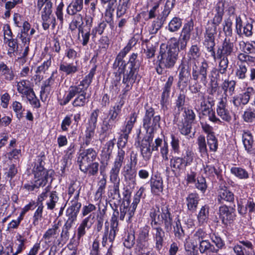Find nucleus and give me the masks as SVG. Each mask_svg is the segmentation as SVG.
I'll return each mask as SVG.
<instances>
[{
  "instance_id": "obj_35",
  "label": "nucleus",
  "mask_w": 255,
  "mask_h": 255,
  "mask_svg": "<svg viewBox=\"0 0 255 255\" xmlns=\"http://www.w3.org/2000/svg\"><path fill=\"white\" fill-rule=\"evenodd\" d=\"M128 65H120L119 69L121 71L119 73H123L124 78L123 80V83H126L128 80H130L132 78L136 71V68L134 67L135 65H129L127 67Z\"/></svg>"
},
{
  "instance_id": "obj_34",
  "label": "nucleus",
  "mask_w": 255,
  "mask_h": 255,
  "mask_svg": "<svg viewBox=\"0 0 255 255\" xmlns=\"http://www.w3.org/2000/svg\"><path fill=\"white\" fill-rule=\"evenodd\" d=\"M83 0H72L67 6V14H76L79 13L83 9Z\"/></svg>"
},
{
  "instance_id": "obj_25",
  "label": "nucleus",
  "mask_w": 255,
  "mask_h": 255,
  "mask_svg": "<svg viewBox=\"0 0 255 255\" xmlns=\"http://www.w3.org/2000/svg\"><path fill=\"white\" fill-rule=\"evenodd\" d=\"M155 232L153 234V240L155 242V248L159 252L162 249L165 238V232L158 225H153L151 226Z\"/></svg>"
},
{
  "instance_id": "obj_41",
  "label": "nucleus",
  "mask_w": 255,
  "mask_h": 255,
  "mask_svg": "<svg viewBox=\"0 0 255 255\" xmlns=\"http://www.w3.org/2000/svg\"><path fill=\"white\" fill-rule=\"evenodd\" d=\"M222 28L225 37L231 38L233 35V22L231 17H228L223 21Z\"/></svg>"
},
{
  "instance_id": "obj_40",
  "label": "nucleus",
  "mask_w": 255,
  "mask_h": 255,
  "mask_svg": "<svg viewBox=\"0 0 255 255\" xmlns=\"http://www.w3.org/2000/svg\"><path fill=\"white\" fill-rule=\"evenodd\" d=\"M99 163L97 162H92L88 163L86 166H80L79 169L84 173L88 174L89 176L96 175L99 170Z\"/></svg>"
},
{
  "instance_id": "obj_5",
  "label": "nucleus",
  "mask_w": 255,
  "mask_h": 255,
  "mask_svg": "<svg viewBox=\"0 0 255 255\" xmlns=\"http://www.w3.org/2000/svg\"><path fill=\"white\" fill-rule=\"evenodd\" d=\"M245 17L246 18L244 20L241 15H236L235 16V31L240 36L251 37L254 34L253 24L255 21L252 18H248L246 15Z\"/></svg>"
},
{
  "instance_id": "obj_27",
  "label": "nucleus",
  "mask_w": 255,
  "mask_h": 255,
  "mask_svg": "<svg viewBox=\"0 0 255 255\" xmlns=\"http://www.w3.org/2000/svg\"><path fill=\"white\" fill-rule=\"evenodd\" d=\"M122 174L125 181L132 187L136 184V172L132 168L131 163H128L123 168Z\"/></svg>"
},
{
  "instance_id": "obj_28",
  "label": "nucleus",
  "mask_w": 255,
  "mask_h": 255,
  "mask_svg": "<svg viewBox=\"0 0 255 255\" xmlns=\"http://www.w3.org/2000/svg\"><path fill=\"white\" fill-rule=\"evenodd\" d=\"M151 193L156 196H159L163 189V180L158 176L151 177L149 181Z\"/></svg>"
},
{
  "instance_id": "obj_48",
  "label": "nucleus",
  "mask_w": 255,
  "mask_h": 255,
  "mask_svg": "<svg viewBox=\"0 0 255 255\" xmlns=\"http://www.w3.org/2000/svg\"><path fill=\"white\" fill-rule=\"evenodd\" d=\"M112 7H109L108 5L107 8L106 9L104 13V19L105 20H101L102 21H105L106 24L109 25L110 27L113 29L114 27V9L112 8Z\"/></svg>"
},
{
  "instance_id": "obj_50",
  "label": "nucleus",
  "mask_w": 255,
  "mask_h": 255,
  "mask_svg": "<svg viewBox=\"0 0 255 255\" xmlns=\"http://www.w3.org/2000/svg\"><path fill=\"white\" fill-rule=\"evenodd\" d=\"M231 172L236 177L240 179H246L249 177V174L244 168L240 167H232Z\"/></svg>"
},
{
  "instance_id": "obj_3",
  "label": "nucleus",
  "mask_w": 255,
  "mask_h": 255,
  "mask_svg": "<svg viewBox=\"0 0 255 255\" xmlns=\"http://www.w3.org/2000/svg\"><path fill=\"white\" fill-rule=\"evenodd\" d=\"M88 87L79 84L77 86H71L68 90V93L60 103L61 105H67L72 99L76 96L72 102L74 107H83L88 102V97L86 98V91Z\"/></svg>"
},
{
  "instance_id": "obj_43",
  "label": "nucleus",
  "mask_w": 255,
  "mask_h": 255,
  "mask_svg": "<svg viewBox=\"0 0 255 255\" xmlns=\"http://www.w3.org/2000/svg\"><path fill=\"white\" fill-rule=\"evenodd\" d=\"M175 4L176 0H166L163 6L161 7V12L158 14L167 19Z\"/></svg>"
},
{
  "instance_id": "obj_12",
  "label": "nucleus",
  "mask_w": 255,
  "mask_h": 255,
  "mask_svg": "<svg viewBox=\"0 0 255 255\" xmlns=\"http://www.w3.org/2000/svg\"><path fill=\"white\" fill-rule=\"evenodd\" d=\"M125 160V151L123 149L120 148L118 150L112 167L110 171V177L112 180L116 181L119 180L120 171Z\"/></svg>"
},
{
  "instance_id": "obj_38",
  "label": "nucleus",
  "mask_w": 255,
  "mask_h": 255,
  "mask_svg": "<svg viewBox=\"0 0 255 255\" xmlns=\"http://www.w3.org/2000/svg\"><path fill=\"white\" fill-rule=\"evenodd\" d=\"M116 235L109 231V223H105L104 233L102 238V244L103 247H106L110 244H113L115 240Z\"/></svg>"
},
{
  "instance_id": "obj_7",
  "label": "nucleus",
  "mask_w": 255,
  "mask_h": 255,
  "mask_svg": "<svg viewBox=\"0 0 255 255\" xmlns=\"http://www.w3.org/2000/svg\"><path fill=\"white\" fill-rule=\"evenodd\" d=\"M200 43L192 44L187 54V57H184L181 64H207L206 60L201 55Z\"/></svg>"
},
{
  "instance_id": "obj_53",
  "label": "nucleus",
  "mask_w": 255,
  "mask_h": 255,
  "mask_svg": "<svg viewBox=\"0 0 255 255\" xmlns=\"http://www.w3.org/2000/svg\"><path fill=\"white\" fill-rule=\"evenodd\" d=\"M240 47H243L244 51L246 53L255 55V41H250L245 42L244 41L240 42Z\"/></svg>"
},
{
  "instance_id": "obj_51",
  "label": "nucleus",
  "mask_w": 255,
  "mask_h": 255,
  "mask_svg": "<svg viewBox=\"0 0 255 255\" xmlns=\"http://www.w3.org/2000/svg\"><path fill=\"white\" fill-rule=\"evenodd\" d=\"M210 238L211 241V243L214 245V248L218 253L219 250L224 247V241L220 236L215 234L210 235Z\"/></svg>"
},
{
  "instance_id": "obj_20",
  "label": "nucleus",
  "mask_w": 255,
  "mask_h": 255,
  "mask_svg": "<svg viewBox=\"0 0 255 255\" xmlns=\"http://www.w3.org/2000/svg\"><path fill=\"white\" fill-rule=\"evenodd\" d=\"M94 22L87 21L84 27L78 30L77 39L83 46L87 45L89 42L90 36H92L91 28Z\"/></svg>"
},
{
  "instance_id": "obj_16",
  "label": "nucleus",
  "mask_w": 255,
  "mask_h": 255,
  "mask_svg": "<svg viewBox=\"0 0 255 255\" xmlns=\"http://www.w3.org/2000/svg\"><path fill=\"white\" fill-rule=\"evenodd\" d=\"M72 16V19L69 24V29L72 32L75 31L77 29L79 30L85 26L87 21H91L92 18L90 16H87L85 14L83 16L81 13H77L76 14H68Z\"/></svg>"
},
{
  "instance_id": "obj_56",
  "label": "nucleus",
  "mask_w": 255,
  "mask_h": 255,
  "mask_svg": "<svg viewBox=\"0 0 255 255\" xmlns=\"http://www.w3.org/2000/svg\"><path fill=\"white\" fill-rule=\"evenodd\" d=\"M79 194L80 190L77 191L73 196V197L70 199V201L69 204L70 205L68 208L80 211L82 204L80 202H79Z\"/></svg>"
},
{
  "instance_id": "obj_9",
  "label": "nucleus",
  "mask_w": 255,
  "mask_h": 255,
  "mask_svg": "<svg viewBox=\"0 0 255 255\" xmlns=\"http://www.w3.org/2000/svg\"><path fill=\"white\" fill-rule=\"evenodd\" d=\"M137 116L135 113H132L129 120L126 122L125 125L123 127L121 135L118 142L119 149L122 148L126 146L128 138V134L133 127V125L136 121Z\"/></svg>"
},
{
  "instance_id": "obj_37",
  "label": "nucleus",
  "mask_w": 255,
  "mask_h": 255,
  "mask_svg": "<svg viewBox=\"0 0 255 255\" xmlns=\"http://www.w3.org/2000/svg\"><path fill=\"white\" fill-rule=\"evenodd\" d=\"M199 250L201 254H206V255H215L218 254L214 248V245L207 239L203 241V243L199 245Z\"/></svg>"
},
{
  "instance_id": "obj_29",
  "label": "nucleus",
  "mask_w": 255,
  "mask_h": 255,
  "mask_svg": "<svg viewBox=\"0 0 255 255\" xmlns=\"http://www.w3.org/2000/svg\"><path fill=\"white\" fill-rule=\"evenodd\" d=\"M149 231L150 227L147 225L140 228L136 240V248H141L142 247L146 246V243L148 240Z\"/></svg>"
},
{
  "instance_id": "obj_32",
  "label": "nucleus",
  "mask_w": 255,
  "mask_h": 255,
  "mask_svg": "<svg viewBox=\"0 0 255 255\" xmlns=\"http://www.w3.org/2000/svg\"><path fill=\"white\" fill-rule=\"evenodd\" d=\"M152 138V135H149L141 141V153L145 159H149L151 156L150 147Z\"/></svg>"
},
{
  "instance_id": "obj_54",
  "label": "nucleus",
  "mask_w": 255,
  "mask_h": 255,
  "mask_svg": "<svg viewBox=\"0 0 255 255\" xmlns=\"http://www.w3.org/2000/svg\"><path fill=\"white\" fill-rule=\"evenodd\" d=\"M49 199L46 203L47 209L53 210L55 207L56 203L59 200L58 194L56 191H52L49 193Z\"/></svg>"
},
{
  "instance_id": "obj_19",
  "label": "nucleus",
  "mask_w": 255,
  "mask_h": 255,
  "mask_svg": "<svg viewBox=\"0 0 255 255\" xmlns=\"http://www.w3.org/2000/svg\"><path fill=\"white\" fill-rule=\"evenodd\" d=\"M255 94V91L253 88L249 87L245 91L233 98V104L236 107H240L247 105L250 98Z\"/></svg>"
},
{
  "instance_id": "obj_23",
  "label": "nucleus",
  "mask_w": 255,
  "mask_h": 255,
  "mask_svg": "<svg viewBox=\"0 0 255 255\" xmlns=\"http://www.w3.org/2000/svg\"><path fill=\"white\" fill-rule=\"evenodd\" d=\"M170 166L175 176H178L185 170L187 165L181 157H172L170 160Z\"/></svg>"
},
{
  "instance_id": "obj_61",
  "label": "nucleus",
  "mask_w": 255,
  "mask_h": 255,
  "mask_svg": "<svg viewBox=\"0 0 255 255\" xmlns=\"http://www.w3.org/2000/svg\"><path fill=\"white\" fill-rule=\"evenodd\" d=\"M95 128L86 127L84 138V143L86 146H88L91 143L92 138L95 135Z\"/></svg>"
},
{
  "instance_id": "obj_46",
  "label": "nucleus",
  "mask_w": 255,
  "mask_h": 255,
  "mask_svg": "<svg viewBox=\"0 0 255 255\" xmlns=\"http://www.w3.org/2000/svg\"><path fill=\"white\" fill-rule=\"evenodd\" d=\"M107 24L105 21L101 20L97 25L93 26L91 28V34L92 38H96L98 35H102L107 27Z\"/></svg>"
},
{
  "instance_id": "obj_36",
  "label": "nucleus",
  "mask_w": 255,
  "mask_h": 255,
  "mask_svg": "<svg viewBox=\"0 0 255 255\" xmlns=\"http://www.w3.org/2000/svg\"><path fill=\"white\" fill-rule=\"evenodd\" d=\"M110 181L114 183L113 190H112L109 194V197L111 199L115 200L114 204H119L121 202V197L120 193L119 185L120 179L119 178L118 180L114 181L112 180L110 177Z\"/></svg>"
},
{
  "instance_id": "obj_62",
  "label": "nucleus",
  "mask_w": 255,
  "mask_h": 255,
  "mask_svg": "<svg viewBox=\"0 0 255 255\" xmlns=\"http://www.w3.org/2000/svg\"><path fill=\"white\" fill-rule=\"evenodd\" d=\"M115 139L110 140L106 142L102 150L103 156H105L108 159L110 158L115 145Z\"/></svg>"
},
{
  "instance_id": "obj_13",
  "label": "nucleus",
  "mask_w": 255,
  "mask_h": 255,
  "mask_svg": "<svg viewBox=\"0 0 255 255\" xmlns=\"http://www.w3.org/2000/svg\"><path fill=\"white\" fill-rule=\"evenodd\" d=\"M52 6L45 5L41 11L42 25L45 30H48L51 25L54 29L57 24L56 17L52 13Z\"/></svg>"
},
{
  "instance_id": "obj_10",
  "label": "nucleus",
  "mask_w": 255,
  "mask_h": 255,
  "mask_svg": "<svg viewBox=\"0 0 255 255\" xmlns=\"http://www.w3.org/2000/svg\"><path fill=\"white\" fill-rule=\"evenodd\" d=\"M193 27L194 21L192 18L184 24L179 37L178 40L176 39L177 44L180 46L181 50H184L186 48L187 43L190 39Z\"/></svg>"
},
{
  "instance_id": "obj_14",
  "label": "nucleus",
  "mask_w": 255,
  "mask_h": 255,
  "mask_svg": "<svg viewBox=\"0 0 255 255\" xmlns=\"http://www.w3.org/2000/svg\"><path fill=\"white\" fill-rule=\"evenodd\" d=\"M213 17L211 20V23L208 21L207 26L215 28L217 30L219 26L223 22V17L225 14V2H218L215 5L213 9Z\"/></svg>"
},
{
  "instance_id": "obj_8",
  "label": "nucleus",
  "mask_w": 255,
  "mask_h": 255,
  "mask_svg": "<svg viewBox=\"0 0 255 255\" xmlns=\"http://www.w3.org/2000/svg\"><path fill=\"white\" fill-rule=\"evenodd\" d=\"M217 34V30L215 28L206 26L204 33L203 44L206 51L210 55L215 56V38Z\"/></svg>"
},
{
  "instance_id": "obj_30",
  "label": "nucleus",
  "mask_w": 255,
  "mask_h": 255,
  "mask_svg": "<svg viewBox=\"0 0 255 255\" xmlns=\"http://www.w3.org/2000/svg\"><path fill=\"white\" fill-rule=\"evenodd\" d=\"M58 225L54 224L52 228L48 229L45 232L43 236L42 240H44L46 244L51 245L55 241L58 235Z\"/></svg>"
},
{
  "instance_id": "obj_39",
  "label": "nucleus",
  "mask_w": 255,
  "mask_h": 255,
  "mask_svg": "<svg viewBox=\"0 0 255 255\" xmlns=\"http://www.w3.org/2000/svg\"><path fill=\"white\" fill-rule=\"evenodd\" d=\"M166 19L160 15H158L156 18L153 20L149 28L150 34H155L162 27Z\"/></svg>"
},
{
  "instance_id": "obj_63",
  "label": "nucleus",
  "mask_w": 255,
  "mask_h": 255,
  "mask_svg": "<svg viewBox=\"0 0 255 255\" xmlns=\"http://www.w3.org/2000/svg\"><path fill=\"white\" fill-rule=\"evenodd\" d=\"M192 124L188 122H181L178 125V128L181 134L184 135H188L192 129Z\"/></svg>"
},
{
  "instance_id": "obj_42",
  "label": "nucleus",
  "mask_w": 255,
  "mask_h": 255,
  "mask_svg": "<svg viewBox=\"0 0 255 255\" xmlns=\"http://www.w3.org/2000/svg\"><path fill=\"white\" fill-rule=\"evenodd\" d=\"M17 173V169L13 164H10L7 168L4 169V175L5 179L8 181L11 187L14 185L12 180L14 178Z\"/></svg>"
},
{
  "instance_id": "obj_57",
  "label": "nucleus",
  "mask_w": 255,
  "mask_h": 255,
  "mask_svg": "<svg viewBox=\"0 0 255 255\" xmlns=\"http://www.w3.org/2000/svg\"><path fill=\"white\" fill-rule=\"evenodd\" d=\"M182 158L187 166L190 165L195 158V153L193 151L189 148L185 150V152L182 153Z\"/></svg>"
},
{
  "instance_id": "obj_64",
  "label": "nucleus",
  "mask_w": 255,
  "mask_h": 255,
  "mask_svg": "<svg viewBox=\"0 0 255 255\" xmlns=\"http://www.w3.org/2000/svg\"><path fill=\"white\" fill-rule=\"evenodd\" d=\"M244 120L247 123H252L255 119V109L249 108L247 109L243 116Z\"/></svg>"
},
{
  "instance_id": "obj_15",
  "label": "nucleus",
  "mask_w": 255,
  "mask_h": 255,
  "mask_svg": "<svg viewBox=\"0 0 255 255\" xmlns=\"http://www.w3.org/2000/svg\"><path fill=\"white\" fill-rule=\"evenodd\" d=\"M130 205V200L128 198L124 199L121 206H120V219L123 221L126 217L127 221L131 222L132 218L134 215L135 211L137 205L133 203Z\"/></svg>"
},
{
  "instance_id": "obj_6",
  "label": "nucleus",
  "mask_w": 255,
  "mask_h": 255,
  "mask_svg": "<svg viewBox=\"0 0 255 255\" xmlns=\"http://www.w3.org/2000/svg\"><path fill=\"white\" fill-rule=\"evenodd\" d=\"M154 110L149 107H145V113L143 119V126L147 133L151 135L159 127L160 117L154 116Z\"/></svg>"
},
{
  "instance_id": "obj_60",
  "label": "nucleus",
  "mask_w": 255,
  "mask_h": 255,
  "mask_svg": "<svg viewBox=\"0 0 255 255\" xmlns=\"http://www.w3.org/2000/svg\"><path fill=\"white\" fill-rule=\"evenodd\" d=\"M207 144L211 151L215 152L218 149V139L215 134L207 135Z\"/></svg>"
},
{
  "instance_id": "obj_59",
  "label": "nucleus",
  "mask_w": 255,
  "mask_h": 255,
  "mask_svg": "<svg viewBox=\"0 0 255 255\" xmlns=\"http://www.w3.org/2000/svg\"><path fill=\"white\" fill-rule=\"evenodd\" d=\"M173 229L175 236L178 239L182 240L185 236V233L179 219L175 221V224L173 226Z\"/></svg>"
},
{
  "instance_id": "obj_47",
  "label": "nucleus",
  "mask_w": 255,
  "mask_h": 255,
  "mask_svg": "<svg viewBox=\"0 0 255 255\" xmlns=\"http://www.w3.org/2000/svg\"><path fill=\"white\" fill-rule=\"evenodd\" d=\"M182 25V19L178 16L173 17L168 25V30L172 32L177 31Z\"/></svg>"
},
{
  "instance_id": "obj_17",
  "label": "nucleus",
  "mask_w": 255,
  "mask_h": 255,
  "mask_svg": "<svg viewBox=\"0 0 255 255\" xmlns=\"http://www.w3.org/2000/svg\"><path fill=\"white\" fill-rule=\"evenodd\" d=\"M95 221V215L94 214H91L81 221L77 230V241H80L82 240L83 237L86 234V231L92 227Z\"/></svg>"
},
{
  "instance_id": "obj_52",
  "label": "nucleus",
  "mask_w": 255,
  "mask_h": 255,
  "mask_svg": "<svg viewBox=\"0 0 255 255\" xmlns=\"http://www.w3.org/2000/svg\"><path fill=\"white\" fill-rule=\"evenodd\" d=\"M242 139L246 150L248 152H250L252 148L254 142L253 137L251 133L250 132H244L243 134Z\"/></svg>"
},
{
  "instance_id": "obj_58",
  "label": "nucleus",
  "mask_w": 255,
  "mask_h": 255,
  "mask_svg": "<svg viewBox=\"0 0 255 255\" xmlns=\"http://www.w3.org/2000/svg\"><path fill=\"white\" fill-rule=\"evenodd\" d=\"M17 37L16 38L9 39L6 41H3L4 43L7 45L9 47L8 50V54L11 56V54H13L14 52L18 51V43H17Z\"/></svg>"
},
{
  "instance_id": "obj_31",
  "label": "nucleus",
  "mask_w": 255,
  "mask_h": 255,
  "mask_svg": "<svg viewBox=\"0 0 255 255\" xmlns=\"http://www.w3.org/2000/svg\"><path fill=\"white\" fill-rule=\"evenodd\" d=\"M199 195L196 193H191L186 198V203L188 211L192 213L196 211L199 201Z\"/></svg>"
},
{
  "instance_id": "obj_24",
  "label": "nucleus",
  "mask_w": 255,
  "mask_h": 255,
  "mask_svg": "<svg viewBox=\"0 0 255 255\" xmlns=\"http://www.w3.org/2000/svg\"><path fill=\"white\" fill-rule=\"evenodd\" d=\"M217 201L219 204L233 202L234 195L226 186H220L217 191Z\"/></svg>"
},
{
  "instance_id": "obj_18",
  "label": "nucleus",
  "mask_w": 255,
  "mask_h": 255,
  "mask_svg": "<svg viewBox=\"0 0 255 255\" xmlns=\"http://www.w3.org/2000/svg\"><path fill=\"white\" fill-rule=\"evenodd\" d=\"M97 155L96 151L92 148L82 150L77 157L79 167L82 165L86 166L88 163L93 162L96 160Z\"/></svg>"
},
{
  "instance_id": "obj_21",
  "label": "nucleus",
  "mask_w": 255,
  "mask_h": 255,
  "mask_svg": "<svg viewBox=\"0 0 255 255\" xmlns=\"http://www.w3.org/2000/svg\"><path fill=\"white\" fill-rule=\"evenodd\" d=\"M208 235L202 229H198L196 231L193 235L191 237L192 241H193L192 247L187 249V247H185L186 251L190 252L189 255H196L197 254V251L196 249L197 246V243L200 245L203 243V241L206 240Z\"/></svg>"
},
{
  "instance_id": "obj_2",
  "label": "nucleus",
  "mask_w": 255,
  "mask_h": 255,
  "mask_svg": "<svg viewBox=\"0 0 255 255\" xmlns=\"http://www.w3.org/2000/svg\"><path fill=\"white\" fill-rule=\"evenodd\" d=\"M179 45L177 44L176 38H172L166 44L162 43L160 46L158 64H175L178 56Z\"/></svg>"
},
{
  "instance_id": "obj_1",
  "label": "nucleus",
  "mask_w": 255,
  "mask_h": 255,
  "mask_svg": "<svg viewBox=\"0 0 255 255\" xmlns=\"http://www.w3.org/2000/svg\"><path fill=\"white\" fill-rule=\"evenodd\" d=\"M169 210L167 206H163L161 209L158 206L152 209L149 215L151 219V226H159L162 224L166 232H170L172 230L173 220Z\"/></svg>"
},
{
  "instance_id": "obj_55",
  "label": "nucleus",
  "mask_w": 255,
  "mask_h": 255,
  "mask_svg": "<svg viewBox=\"0 0 255 255\" xmlns=\"http://www.w3.org/2000/svg\"><path fill=\"white\" fill-rule=\"evenodd\" d=\"M236 82L234 80H225L221 85L222 89L224 90L225 94L228 92L230 95H232L234 92Z\"/></svg>"
},
{
  "instance_id": "obj_26",
  "label": "nucleus",
  "mask_w": 255,
  "mask_h": 255,
  "mask_svg": "<svg viewBox=\"0 0 255 255\" xmlns=\"http://www.w3.org/2000/svg\"><path fill=\"white\" fill-rule=\"evenodd\" d=\"M217 113L221 119L226 122L229 123L232 120L230 112L227 108V100L226 98L221 99L219 102L217 108Z\"/></svg>"
},
{
  "instance_id": "obj_49",
  "label": "nucleus",
  "mask_w": 255,
  "mask_h": 255,
  "mask_svg": "<svg viewBox=\"0 0 255 255\" xmlns=\"http://www.w3.org/2000/svg\"><path fill=\"white\" fill-rule=\"evenodd\" d=\"M208 207L206 205L202 206L197 216V219L198 220L199 224L200 225H202L207 223L208 220Z\"/></svg>"
},
{
  "instance_id": "obj_22",
  "label": "nucleus",
  "mask_w": 255,
  "mask_h": 255,
  "mask_svg": "<svg viewBox=\"0 0 255 255\" xmlns=\"http://www.w3.org/2000/svg\"><path fill=\"white\" fill-rule=\"evenodd\" d=\"M35 32V30L33 28H31L30 23L27 21H24L20 32L18 33L17 37L21 40L23 44L29 45L32 36Z\"/></svg>"
},
{
  "instance_id": "obj_33",
  "label": "nucleus",
  "mask_w": 255,
  "mask_h": 255,
  "mask_svg": "<svg viewBox=\"0 0 255 255\" xmlns=\"http://www.w3.org/2000/svg\"><path fill=\"white\" fill-rule=\"evenodd\" d=\"M125 101L121 99L116 105L112 107L109 111V119L108 120L116 124L118 120V117L121 113L122 108L124 105Z\"/></svg>"
},
{
  "instance_id": "obj_4",
  "label": "nucleus",
  "mask_w": 255,
  "mask_h": 255,
  "mask_svg": "<svg viewBox=\"0 0 255 255\" xmlns=\"http://www.w3.org/2000/svg\"><path fill=\"white\" fill-rule=\"evenodd\" d=\"M236 39L234 40L233 38L225 37L223 41L221 47H220L215 53V56H213V58L215 62H219V64H229V62L228 56L233 55L235 53V43Z\"/></svg>"
},
{
  "instance_id": "obj_11",
  "label": "nucleus",
  "mask_w": 255,
  "mask_h": 255,
  "mask_svg": "<svg viewBox=\"0 0 255 255\" xmlns=\"http://www.w3.org/2000/svg\"><path fill=\"white\" fill-rule=\"evenodd\" d=\"M42 161L35 163L32 171L34 174V182L40 187L45 186L48 182L49 174L42 165Z\"/></svg>"
},
{
  "instance_id": "obj_44",
  "label": "nucleus",
  "mask_w": 255,
  "mask_h": 255,
  "mask_svg": "<svg viewBox=\"0 0 255 255\" xmlns=\"http://www.w3.org/2000/svg\"><path fill=\"white\" fill-rule=\"evenodd\" d=\"M198 149L201 157L208 156V150L205 137L203 135H200L197 139Z\"/></svg>"
},
{
  "instance_id": "obj_45",
  "label": "nucleus",
  "mask_w": 255,
  "mask_h": 255,
  "mask_svg": "<svg viewBox=\"0 0 255 255\" xmlns=\"http://www.w3.org/2000/svg\"><path fill=\"white\" fill-rule=\"evenodd\" d=\"M206 66H204L203 65H194L193 67V77L195 80L198 78V75L200 74L202 76V80L205 81L206 79V70L207 65H205Z\"/></svg>"
}]
</instances>
